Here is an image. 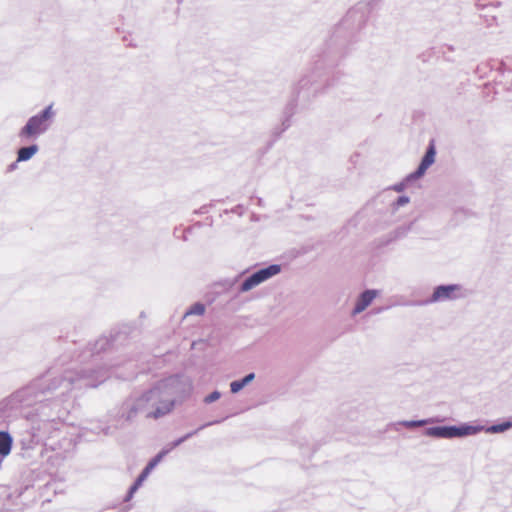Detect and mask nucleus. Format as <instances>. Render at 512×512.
I'll return each mask as SVG.
<instances>
[{"instance_id":"1","label":"nucleus","mask_w":512,"mask_h":512,"mask_svg":"<svg viewBox=\"0 0 512 512\" xmlns=\"http://www.w3.org/2000/svg\"><path fill=\"white\" fill-rule=\"evenodd\" d=\"M52 115V107L48 106L40 115L31 117L19 132V137L28 140L40 135L47 129V122Z\"/></svg>"},{"instance_id":"2","label":"nucleus","mask_w":512,"mask_h":512,"mask_svg":"<svg viewBox=\"0 0 512 512\" xmlns=\"http://www.w3.org/2000/svg\"><path fill=\"white\" fill-rule=\"evenodd\" d=\"M473 432L470 426L456 427V426H438L431 427L426 430V435L438 438H455L469 435Z\"/></svg>"},{"instance_id":"3","label":"nucleus","mask_w":512,"mask_h":512,"mask_svg":"<svg viewBox=\"0 0 512 512\" xmlns=\"http://www.w3.org/2000/svg\"><path fill=\"white\" fill-rule=\"evenodd\" d=\"M280 272V267L278 265H271L267 268L261 269L251 276H249L241 285V291L246 292L262 282L266 281L270 277L278 274Z\"/></svg>"},{"instance_id":"4","label":"nucleus","mask_w":512,"mask_h":512,"mask_svg":"<svg viewBox=\"0 0 512 512\" xmlns=\"http://www.w3.org/2000/svg\"><path fill=\"white\" fill-rule=\"evenodd\" d=\"M435 155H436L435 146H434L433 142H431L418 169L410 175V178L416 179V178L423 176L424 173L426 172V170L434 163Z\"/></svg>"},{"instance_id":"5","label":"nucleus","mask_w":512,"mask_h":512,"mask_svg":"<svg viewBox=\"0 0 512 512\" xmlns=\"http://www.w3.org/2000/svg\"><path fill=\"white\" fill-rule=\"evenodd\" d=\"M460 287L458 285H448V286H439L433 292L431 301H443L454 299L456 297V291H458Z\"/></svg>"},{"instance_id":"6","label":"nucleus","mask_w":512,"mask_h":512,"mask_svg":"<svg viewBox=\"0 0 512 512\" xmlns=\"http://www.w3.org/2000/svg\"><path fill=\"white\" fill-rule=\"evenodd\" d=\"M376 295L377 292L374 290H367L363 292L355 305L353 314H358L364 311L371 304Z\"/></svg>"},{"instance_id":"7","label":"nucleus","mask_w":512,"mask_h":512,"mask_svg":"<svg viewBox=\"0 0 512 512\" xmlns=\"http://www.w3.org/2000/svg\"><path fill=\"white\" fill-rule=\"evenodd\" d=\"M161 459V454L156 456L153 460H151L148 465L145 467V469L142 471V473L137 478L136 482L130 489V493H134L142 484V482L147 478L151 470L158 464V462Z\"/></svg>"},{"instance_id":"8","label":"nucleus","mask_w":512,"mask_h":512,"mask_svg":"<svg viewBox=\"0 0 512 512\" xmlns=\"http://www.w3.org/2000/svg\"><path fill=\"white\" fill-rule=\"evenodd\" d=\"M12 447V438L7 432L0 431V455L6 457Z\"/></svg>"},{"instance_id":"9","label":"nucleus","mask_w":512,"mask_h":512,"mask_svg":"<svg viewBox=\"0 0 512 512\" xmlns=\"http://www.w3.org/2000/svg\"><path fill=\"white\" fill-rule=\"evenodd\" d=\"M37 151H38V147L36 145H31V146H28V147L20 148L19 151H18L17 161H27Z\"/></svg>"},{"instance_id":"10","label":"nucleus","mask_w":512,"mask_h":512,"mask_svg":"<svg viewBox=\"0 0 512 512\" xmlns=\"http://www.w3.org/2000/svg\"><path fill=\"white\" fill-rule=\"evenodd\" d=\"M254 374L251 373L247 376H245L242 380L239 381H233L230 385L231 392L237 393L239 392L247 383H249L251 380H253Z\"/></svg>"},{"instance_id":"11","label":"nucleus","mask_w":512,"mask_h":512,"mask_svg":"<svg viewBox=\"0 0 512 512\" xmlns=\"http://www.w3.org/2000/svg\"><path fill=\"white\" fill-rule=\"evenodd\" d=\"M204 312H205V306L203 304H201V303H195L185 313V316H189V315H203Z\"/></svg>"},{"instance_id":"12","label":"nucleus","mask_w":512,"mask_h":512,"mask_svg":"<svg viewBox=\"0 0 512 512\" xmlns=\"http://www.w3.org/2000/svg\"><path fill=\"white\" fill-rule=\"evenodd\" d=\"M511 427H512V422H504V423H501L498 425H493L492 427L489 428V431H491L493 433H499V432H504Z\"/></svg>"},{"instance_id":"13","label":"nucleus","mask_w":512,"mask_h":512,"mask_svg":"<svg viewBox=\"0 0 512 512\" xmlns=\"http://www.w3.org/2000/svg\"><path fill=\"white\" fill-rule=\"evenodd\" d=\"M173 403H169L165 406V409L162 410L160 408L156 409L155 412H153V417L158 418L160 416H163L164 414L168 413L172 409Z\"/></svg>"},{"instance_id":"14","label":"nucleus","mask_w":512,"mask_h":512,"mask_svg":"<svg viewBox=\"0 0 512 512\" xmlns=\"http://www.w3.org/2000/svg\"><path fill=\"white\" fill-rule=\"evenodd\" d=\"M219 397H220V393L217 391H214L211 394H209L207 397H205V402L212 403V402L218 400Z\"/></svg>"},{"instance_id":"15","label":"nucleus","mask_w":512,"mask_h":512,"mask_svg":"<svg viewBox=\"0 0 512 512\" xmlns=\"http://www.w3.org/2000/svg\"><path fill=\"white\" fill-rule=\"evenodd\" d=\"M423 423H424L423 421L409 422V423H407V426L408 427L421 426V425H423Z\"/></svg>"},{"instance_id":"16","label":"nucleus","mask_w":512,"mask_h":512,"mask_svg":"<svg viewBox=\"0 0 512 512\" xmlns=\"http://www.w3.org/2000/svg\"><path fill=\"white\" fill-rule=\"evenodd\" d=\"M407 202H408V198H404V197H400V198H399V203H400V204H405V203H407Z\"/></svg>"}]
</instances>
